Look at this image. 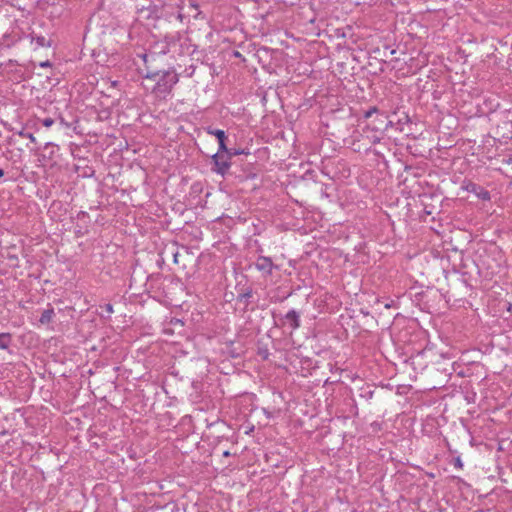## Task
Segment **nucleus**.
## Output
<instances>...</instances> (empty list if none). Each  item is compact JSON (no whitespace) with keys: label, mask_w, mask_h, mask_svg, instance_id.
<instances>
[{"label":"nucleus","mask_w":512,"mask_h":512,"mask_svg":"<svg viewBox=\"0 0 512 512\" xmlns=\"http://www.w3.org/2000/svg\"><path fill=\"white\" fill-rule=\"evenodd\" d=\"M105 309L108 313H113V306L111 304H106Z\"/></svg>","instance_id":"obj_13"},{"label":"nucleus","mask_w":512,"mask_h":512,"mask_svg":"<svg viewBox=\"0 0 512 512\" xmlns=\"http://www.w3.org/2000/svg\"><path fill=\"white\" fill-rule=\"evenodd\" d=\"M55 313L53 308L46 309L42 312L39 322L43 325L48 324L52 321Z\"/></svg>","instance_id":"obj_4"},{"label":"nucleus","mask_w":512,"mask_h":512,"mask_svg":"<svg viewBox=\"0 0 512 512\" xmlns=\"http://www.w3.org/2000/svg\"><path fill=\"white\" fill-rule=\"evenodd\" d=\"M171 324L179 325L180 327H183V325H184V323L180 319H172Z\"/></svg>","instance_id":"obj_12"},{"label":"nucleus","mask_w":512,"mask_h":512,"mask_svg":"<svg viewBox=\"0 0 512 512\" xmlns=\"http://www.w3.org/2000/svg\"><path fill=\"white\" fill-rule=\"evenodd\" d=\"M213 158L217 166V172L224 174L225 171L229 168V164L227 162H221L217 155H215Z\"/></svg>","instance_id":"obj_7"},{"label":"nucleus","mask_w":512,"mask_h":512,"mask_svg":"<svg viewBox=\"0 0 512 512\" xmlns=\"http://www.w3.org/2000/svg\"><path fill=\"white\" fill-rule=\"evenodd\" d=\"M286 320L289 322L290 326L293 329H296L299 327V319L298 315L295 311H290L286 314Z\"/></svg>","instance_id":"obj_5"},{"label":"nucleus","mask_w":512,"mask_h":512,"mask_svg":"<svg viewBox=\"0 0 512 512\" xmlns=\"http://www.w3.org/2000/svg\"><path fill=\"white\" fill-rule=\"evenodd\" d=\"M4 175V171L2 169H0V177H2Z\"/></svg>","instance_id":"obj_18"},{"label":"nucleus","mask_w":512,"mask_h":512,"mask_svg":"<svg viewBox=\"0 0 512 512\" xmlns=\"http://www.w3.org/2000/svg\"><path fill=\"white\" fill-rule=\"evenodd\" d=\"M479 197L482 198L483 200H489L490 199V194L488 191L486 190H481L480 193H478Z\"/></svg>","instance_id":"obj_9"},{"label":"nucleus","mask_w":512,"mask_h":512,"mask_svg":"<svg viewBox=\"0 0 512 512\" xmlns=\"http://www.w3.org/2000/svg\"><path fill=\"white\" fill-rule=\"evenodd\" d=\"M40 66H42V67H49L50 63H49V61H45V62L40 63Z\"/></svg>","instance_id":"obj_15"},{"label":"nucleus","mask_w":512,"mask_h":512,"mask_svg":"<svg viewBox=\"0 0 512 512\" xmlns=\"http://www.w3.org/2000/svg\"><path fill=\"white\" fill-rule=\"evenodd\" d=\"M223 455L227 457V456H229V455H230V453H229L228 451H225V452L223 453Z\"/></svg>","instance_id":"obj_17"},{"label":"nucleus","mask_w":512,"mask_h":512,"mask_svg":"<svg viewBox=\"0 0 512 512\" xmlns=\"http://www.w3.org/2000/svg\"><path fill=\"white\" fill-rule=\"evenodd\" d=\"M472 186H473L472 192H476L475 185H472Z\"/></svg>","instance_id":"obj_19"},{"label":"nucleus","mask_w":512,"mask_h":512,"mask_svg":"<svg viewBox=\"0 0 512 512\" xmlns=\"http://www.w3.org/2000/svg\"><path fill=\"white\" fill-rule=\"evenodd\" d=\"M146 78L156 82L154 92L165 96L169 94L178 82V75L173 71H164L162 73H148Z\"/></svg>","instance_id":"obj_1"},{"label":"nucleus","mask_w":512,"mask_h":512,"mask_svg":"<svg viewBox=\"0 0 512 512\" xmlns=\"http://www.w3.org/2000/svg\"><path fill=\"white\" fill-rule=\"evenodd\" d=\"M206 131L208 134L213 135L217 138L218 144H219V152H226L227 147L225 144V140H226L225 132L223 130H219V129L214 130L212 128H207Z\"/></svg>","instance_id":"obj_2"},{"label":"nucleus","mask_w":512,"mask_h":512,"mask_svg":"<svg viewBox=\"0 0 512 512\" xmlns=\"http://www.w3.org/2000/svg\"><path fill=\"white\" fill-rule=\"evenodd\" d=\"M164 333H165V334H171V333H172V331H171V330H169V329H165V330H164Z\"/></svg>","instance_id":"obj_16"},{"label":"nucleus","mask_w":512,"mask_h":512,"mask_svg":"<svg viewBox=\"0 0 512 512\" xmlns=\"http://www.w3.org/2000/svg\"><path fill=\"white\" fill-rule=\"evenodd\" d=\"M455 466L459 467V468L462 467V463H461V460L459 458L456 459Z\"/></svg>","instance_id":"obj_14"},{"label":"nucleus","mask_w":512,"mask_h":512,"mask_svg":"<svg viewBox=\"0 0 512 512\" xmlns=\"http://www.w3.org/2000/svg\"><path fill=\"white\" fill-rule=\"evenodd\" d=\"M255 266L259 271L271 274L274 265L270 258L261 256L257 259Z\"/></svg>","instance_id":"obj_3"},{"label":"nucleus","mask_w":512,"mask_h":512,"mask_svg":"<svg viewBox=\"0 0 512 512\" xmlns=\"http://www.w3.org/2000/svg\"><path fill=\"white\" fill-rule=\"evenodd\" d=\"M367 137L370 139V142L374 144L380 141V137L376 133H373L372 135H367Z\"/></svg>","instance_id":"obj_8"},{"label":"nucleus","mask_w":512,"mask_h":512,"mask_svg":"<svg viewBox=\"0 0 512 512\" xmlns=\"http://www.w3.org/2000/svg\"><path fill=\"white\" fill-rule=\"evenodd\" d=\"M11 343V335L9 333L0 334V349H7Z\"/></svg>","instance_id":"obj_6"},{"label":"nucleus","mask_w":512,"mask_h":512,"mask_svg":"<svg viewBox=\"0 0 512 512\" xmlns=\"http://www.w3.org/2000/svg\"><path fill=\"white\" fill-rule=\"evenodd\" d=\"M54 124V120L52 118H45L43 120V125L45 127H51Z\"/></svg>","instance_id":"obj_11"},{"label":"nucleus","mask_w":512,"mask_h":512,"mask_svg":"<svg viewBox=\"0 0 512 512\" xmlns=\"http://www.w3.org/2000/svg\"><path fill=\"white\" fill-rule=\"evenodd\" d=\"M378 110L376 107L370 108L367 112H365V118H370L374 113H376Z\"/></svg>","instance_id":"obj_10"}]
</instances>
